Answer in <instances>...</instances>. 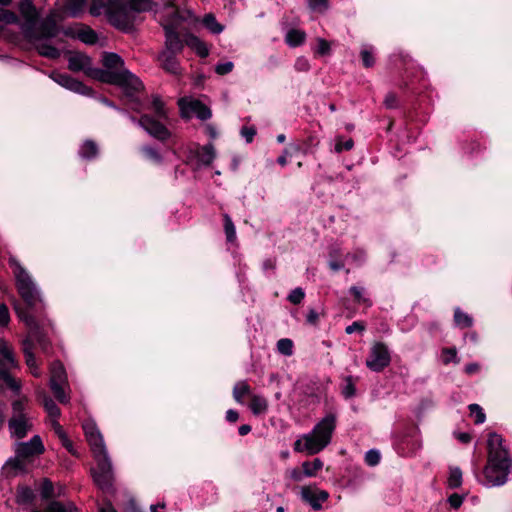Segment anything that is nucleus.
Wrapping results in <instances>:
<instances>
[{"label":"nucleus","instance_id":"nucleus-1","mask_svg":"<svg viewBox=\"0 0 512 512\" xmlns=\"http://www.w3.org/2000/svg\"><path fill=\"white\" fill-rule=\"evenodd\" d=\"M9 265L13 268L17 291L26 304V307H22L18 302H15V312L30 330L31 335L34 336L40 326L44 325V320L37 319L32 313V311H35L41 316L44 310L42 297L28 271L15 258H9Z\"/></svg>","mask_w":512,"mask_h":512},{"label":"nucleus","instance_id":"nucleus-2","mask_svg":"<svg viewBox=\"0 0 512 512\" xmlns=\"http://www.w3.org/2000/svg\"><path fill=\"white\" fill-rule=\"evenodd\" d=\"M512 458L502 435L490 432L487 438V463L483 469L482 483L488 487L501 486L508 480Z\"/></svg>","mask_w":512,"mask_h":512},{"label":"nucleus","instance_id":"nucleus-3","mask_svg":"<svg viewBox=\"0 0 512 512\" xmlns=\"http://www.w3.org/2000/svg\"><path fill=\"white\" fill-rule=\"evenodd\" d=\"M82 428L97 462V467L92 471L94 482L102 490H109L112 487L114 476L103 436L92 420H86L82 424Z\"/></svg>","mask_w":512,"mask_h":512},{"label":"nucleus","instance_id":"nucleus-4","mask_svg":"<svg viewBox=\"0 0 512 512\" xmlns=\"http://www.w3.org/2000/svg\"><path fill=\"white\" fill-rule=\"evenodd\" d=\"M337 427V415L328 413L321 418L306 434L301 435L293 444V449L298 453L315 455L323 451L332 441Z\"/></svg>","mask_w":512,"mask_h":512},{"label":"nucleus","instance_id":"nucleus-5","mask_svg":"<svg viewBox=\"0 0 512 512\" xmlns=\"http://www.w3.org/2000/svg\"><path fill=\"white\" fill-rule=\"evenodd\" d=\"M100 80L119 86L130 108L135 112L142 110V104L139 101L138 95L144 90V85L135 74L127 69L112 72L105 71L103 77H100Z\"/></svg>","mask_w":512,"mask_h":512},{"label":"nucleus","instance_id":"nucleus-6","mask_svg":"<svg viewBox=\"0 0 512 512\" xmlns=\"http://www.w3.org/2000/svg\"><path fill=\"white\" fill-rule=\"evenodd\" d=\"M27 399L25 397L14 400L11 404L12 416L8 421V428L12 437L24 438L32 429L31 417L26 412Z\"/></svg>","mask_w":512,"mask_h":512},{"label":"nucleus","instance_id":"nucleus-7","mask_svg":"<svg viewBox=\"0 0 512 512\" xmlns=\"http://www.w3.org/2000/svg\"><path fill=\"white\" fill-rule=\"evenodd\" d=\"M0 387H8L16 393L21 389L20 381L9 374V370L18 367V362L14 357L10 344L3 338H0Z\"/></svg>","mask_w":512,"mask_h":512},{"label":"nucleus","instance_id":"nucleus-8","mask_svg":"<svg viewBox=\"0 0 512 512\" xmlns=\"http://www.w3.org/2000/svg\"><path fill=\"white\" fill-rule=\"evenodd\" d=\"M167 15L170 16L171 19L165 20L160 18V24L165 31V45L162 51L180 54L183 51L185 42L181 40L179 34L176 32L175 25L178 22L179 16L178 14L175 16L171 12H167Z\"/></svg>","mask_w":512,"mask_h":512},{"label":"nucleus","instance_id":"nucleus-9","mask_svg":"<svg viewBox=\"0 0 512 512\" xmlns=\"http://www.w3.org/2000/svg\"><path fill=\"white\" fill-rule=\"evenodd\" d=\"M391 363V354L384 342H374L366 358V367L373 372H382Z\"/></svg>","mask_w":512,"mask_h":512},{"label":"nucleus","instance_id":"nucleus-10","mask_svg":"<svg viewBox=\"0 0 512 512\" xmlns=\"http://www.w3.org/2000/svg\"><path fill=\"white\" fill-rule=\"evenodd\" d=\"M45 451L44 444L39 435H34L27 442H19L15 446V458L9 460L7 463L14 464L15 467H18L21 463H24V460L29 459L34 456H38L43 454Z\"/></svg>","mask_w":512,"mask_h":512},{"label":"nucleus","instance_id":"nucleus-11","mask_svg":"<svg viewBox=\"0 0 512 512\" xmlns=\"http://www.w3.org/2000/svg\"><path fill=\"white\" fill-rule=\"evenodd\" d=\"M109 9L107 17L113 26L124 31L131 28L133 17L129 4H125L122 0H110Z\"/></svg>","mask_w":512,"mask_h":512},{"label":"nucleus","instance_id":"nucleus-12","mask_svg":"<svg viewBox=\"0 0 512 512\" xmlns=\"http://www.w3.org/2000/svg\"><path fill=\"white\" fill-rule=\"evenodd\" d=\"M133 122L138 123L152 137L165 141L170 137L169 130L161 122L163 119L153 118L148 114H143L139 119L131 118Z\"/></svg>","mask_w":512,"mask_h":512},{"label":"nucleus","instance_id":"nucleus-13","mask_svg":"<svg viewBox=\"0 0 512 512\" xmlns=\"http://www.w3.org/2000/svg\"><path fill=\"white\" fill-rule=\"evenodd\" d=\"M68 68L73 72H84L86 75L99 79L103 77L105 71L93 69L91 67V58L84 53L72 52L68 57Z\"/></svg>","mask_w":512,"mask_h":512},{"label":"nucleus","instance_id":"nucleus-14","mask_svg":"<svg viewBox=\"0 0 512 512\" xmlns=\"http://www.w3.org/2000/svg\"><path fill=\"white\" fill-rule=\"evenodd\" d=\"M33 339H36L39 342V344L41 345L43 350H46L47 342L42 337V335H40L39 329H38L36 335H34V336L31 335V333L29 332V337L27 339H25L22 343L26 365L28 366L31 374L34 377L38 378V377H41L42 372H41V370L37 364L36 358L32 352V348H33L32 340Z\"/></svg>","mask_w":512,"mask_h":512},{"label":"nucleus","instance_id":"nucleus-15","mask_svg":"<svg viewBox=\"0 0 512 512\" xmlns=\"http://www.w3.org/2000/svg\"><path fill=\"white\" fill-rule=\"evenodd\" d=\"M176 53L160 51L157 55L158 66L167 74L180 78L184 69L182 68Z\"/></svg>","mask_w":512,"mask_h":512},{"label":"nucleus","instance_id":"nucleus-16","mask_svg":"<svg viewBox=\"0 0 512 512\" xmlns=\"http://www.w3.org/2000/svg\"><path fill=\"white\" fill-rule=\"evenodd\" d=\"M30 32L37 36L28 37L31 41H40L43 39H50L56 37L59 33L56 20L53 16L46 17L38 27L33 26L30 28Z\"/></svg>","mask_w":512,"mask_h":512},{"label":"nucleus","instance_id":"nucleus-17","mask_svg":"<svg viewBox=\"0 0 512 512\" xmlns=\"http://www.w3.org/2000/svg\"><path fill=\"white\" fill-rule=\"evenodd\" d=\"M300 495L302 500L307 502L314 510H320L322 504L329 498L327 491L310 485L301 487Z\"/></svg>","mask_w":512,"mask_h":512},{"label":"nucleus","instance_id":"nucleus-18","mask_svg":"<svg viewBox=\"0 0 512 512\" xmlns=\"http://www.w3.org/2000/svg\"><path fill=\"white\" fill-rule=\"evenodd\" d=\"M19 11L22 17L25 19V23L22 26L23 32L26 37L36 36L30 32V28L36 25L38 13L35 6L29 0H24L19 5Z\"/></svg>","mask_w":512,"mask_h":512},{"label":"nucleus","instance_id":"nucleus-19","mask_svg":"<svg viewBox=\"0 0 512 512\" xmlns=\"http://www.w3.org/2000/svg\"><path fill=\"white\" fill-rule=\"evenodd\" d=\"M66 36L77 38L85 44H95L98 40L96 32L87 25L76 24L74 27H69L64 30Z\"/></svg>","mask_w":512,"mask_h":512},{"label":"nucleus","instance_id":"nucleus-20","mask_svg":"<svg viewBox=\"0 0 512 512\" xmlns=\"http://www.w3.org/2000/svg\"><path fill=\"white\" fill-rule=\"evenodd\" d=\"M179 106L183 113L187 115L194 114L201 120H207L212 115L211 110L199 100L187 101L185 99H180Z\"/></svg>","mask_w":512,"mask_h":512},{"label":"nucleus","instance_id":"nucleus-21","mask_svg":"<svg viewBox=\"0 0 512 512\" xmlns=\"http://www.w3.org/2000/svg\"><path fill=\"white\" fill-rule=\"evenodd\" d=\"M52 77L58 84L69 90L83 93L86 89L83 83L72 78L70 75L66 73H55Z\"/></svg>","mask_w":512,"mask_h":512},{"label":"nucleus","instance_id":"nucleus-22","mask_svg":"<svg viewBox=\"0 0 512 512\" xmlns=\"http://www.w3.org/2000/svg\"><path fill=\"white\" fill-rule=\"evenodd\" d=\"M38 399L41 401L44 406L45 411L49 415L50 418H59L61 415L60 409L53 401V399L45 392L40 391L37 393Z\"/></svg>","mask_w":512,"mask_h":512},{"label":"nucleus","instance_id":"nucleus-23","mask_svg":"<svg viewBox=\"0 0 512 512\" xmlns=\"http://www.w3.org/2000/svg\"><path fill=\"white\" fill-rule=\"evenodd\" d=\"M216 153L213 144L209 143L207 145L201 146L197 149L196 157L199 163L203 165H210L215 159Z\"/></svg>","mask_w":512,"mask_h":512},{"label":"nucleus","instance_id":"nucleus-24","mask_svg":"<svg viewBox=\"0 0 512 512\" xmlns=\"http://www.w3.org/2000/svg\"><path fill=\"white\" fill-rule=\"evenodd\" d=\"M185 44L202 58L207 57L209 54V50L206 44L195 35L187 36L185 39Z\"/></svg>","mask_w":512,"mask_h":512},{"label":"nucleus","instance_id":"nucleus-25","mask_svg":"<svg viewBox=\"0 0 512 512\" xmlns=\"http://www.w3.org/2000/svg\"><path fill=\"white\" fill-rule=\"evenodd\" d=\"M103 65L112 71H120L124 68L123 59L116 53H104Z\"/></svg>","mask_w":512,"mask_h":512},{"label":"nucleus","instance_id":"nucleus-26","mask_svg":"<svg viewBox=\"0 0 512 512\" xmlns=\"http://www.w3.org/2000/svg\"><path fill=\"white\" fill-rule=\"evenodd\" d=\"M50 374V383H67L66 371L61 362L55 361L52 363Z\"/></svg>","mask_w":512,"mask_h":512},{"label":"nucleus","instance_id":"nucleus-27","mask_svg":"<svg viewBox=\"0 0 512 512\" xmlns=\"http://www.w3.org/2000/svg\"><path fill=\"white\" fill-rule=\"evenodd\" d=\"M88 0H66V10L71 17H80L86 8Z\"/></svg>","mask_w":512,"mask_h":512},{"label":"nucleus","instance_id":"nucleus-28","mask_svg":"<svg viewBox=\"0 0 512 512\" xmlns=\"http://www.w3.org/2000/svg\"><path fill=\"white\" fill-rule=\"evenodd\" d=\"M323 461L315 458L313 461H304L301 465L305 477H315L323 468Z\"/></svg>","mask_w":512,"mask_h":512},{"label":"nucleus","instance_id":"nucleus-29","mask_svg":"<svg viewBox=\"0 0 512 512\" xmlns=\"http://www.w3.org/2000/svg\"><path fill=\"white\" fill-rule=\"evenodd\" d=\"M306 33L300 29H291L286 33L285 42L290 47H297L304 43Z\"/></svg>","mask_w":512,"mask_h":512},{"label":"nucleus","instance_id":"nucleus-30","mask_svg":"<svg viewBox=\"0 0 512 512\" xmlns=\"http://www.w3.org/2000/svg\"><path fill=\"white\" fill-rule=\"evenodd\" d=\"M79 155L86 160H92L98 155V146L92 140H86L80 146Z\"/></svg>","mask_w":512,"mask_h":512},{"label":"nucleus","instance_id":"nucleus-31","mask_svg":"<svg viewBox=\"0 0 512 512\" xmlns=\"http://www.w3.org/2000/svg\"><path fill=\"white\" fill-rule=\"evenodd\" d=\"M249 407L254 415L264 414L268 410V402L263 396L253 395Z\"/></svg>","mask_w":512,"mask_h":512},{"label":"nucleus","instance_id":"nucleus-32","mask_svg":"<svg viewBox=\"0 0 512 512\" xmlns=\"http://www.w3.org/2000/svg\"><path fill=\"white\" fill-rule=\"evenodd\" d=\"M222 217H223L224 232H225L226 240L229 243H235L236 239H237L235 225H234L231 217L228 214L224 213L222 215Z\"/></svg>","mask_w":512,"mask_h":512},{"label":"nucleus","instance_id":"nucleus-33","mask_svg":"<svg viewBox=\"0 0 512 512\" xmlns=\"http://www.w3.org/2000/svg\"><path fill=\"white\" fill-rule=\"evenodd\" d=\"M150 109L154 112L155 116L159 119L167 118V111L164 102L158 95L152 96Z\"/></svg>","mask_w":512,"mask_h":512},{"label":"nucleus","instance_id":"nucleus-34","mask_svg":"<svg viewBox=\"0 0 512 512\" xmlns=\"http://www.w3.org/2000/svg\"><path fill=\"white\" fill-rule=\"evenodd\" d=\"M454 322L460 328H469L473 325V318L460 308L454 310Z\"/></svg>","mask_w":512,"mask_h":512},{"label":"nucleus","instance_id":"nucleus-35","mask_svg":"<svg viewBox=\"0 0 512 512\" xmlns=\"http://www.w3.org/2000/svg\"><path fill=\"white\" fill-rule=\"evenodd\" d=\"M36 49L41 56L49 59H57L60 56V51L47 43L36 44Z\"/></svg>","mask_w":512,"mask_h":512},{"label":"nucleus","instance_id":"nucleus-36","mask_svg":"<svg viewBox=\"0 0 512 512\" xmlns=\"http://www.w3.org/2000/svg\"><path fill=\"white\" fill-rule=\"evenodd\" d=\"M350 293L352 294L354 300L357 303L364 304L367 307H371L372 306V301L366 295L365 289L363 287L352 286L350 288Z\"/></svg>","mask_w":512,"mask_h":512},{"label":"nucleus","instance_id":"nucleus-37","mask_svg":"<svg viewBox=\"0 0 512 512\" xmlns=\"http://www.w3.org/2000/svg\"><path fill=\"white\" fill-rule=\"evenodd\" d=\"M250 393V386L246 381H239L233 388V397L237 403H243V397Z\"/></svg>","mask_w":512,"mask_h":512},{"label":"nucleus","instance_id":"nucleus-38","mask_svg":"<svg viewBox=\"0 0 512 512\" xmlns=\"http://www.w3.org/2000/svg\"><path fill=\"white\" fill-rule=\"evenodd\" d=\"M129 7L133 12L141 13L150 11L153 6V0H129Z\"/></svg>","mask_w":512,"mask_h":512},{"label":"nucleus","instance_id":"nucleus-39","mask_svg":"<svg viewBox=\"0 0 512 512\" xmlns=\"http://www.w3.org/2000/svg\"><path fill=\"white\" fill-rule=\"evenodd\" d=\"M65 383H50V388L56 397V399L62 403L67 404L70 401V396L65 392V389L63 387Z\"/></svg>","mask_w":512,"mask_h":512},{"label":"nucleus","instance_id":"nucleus-40","mask_svg":"<svg viewBox=\"0 0 512 512\" xmlns=\"http://www.w3.org/2000/svg\"><path fill=\"white\" fill-rule=\"evenodd\" d=\"M363 66L366 68L373 67L375 64L374 48L372 46L365 45L360 51Z\"/></svg>","mask_w":512,"mask_h":512},{"label":"nucleus","instance_id":"nucleus-41","mask_svg":"<svg viewBox=\"0 0 512 512\" xmlns=\"http://www.w3.org/2000/svg\"><path fill=\"white\" fill-rule=\"evenodd\" d=\"M141 152L145 159L155 163V164H161L163 161V158L159 151L152 146H143L141 148Z\"/></svg>","mask_w":512,"mask_h":512},{"label":"nucleus","instance_id":"nucleus-42","mask_svg":"<svg viewBox=\"0 0 512 512\" xmlns=\"http://www.w3.org/2000/svg\"><path fill=\"white\" fill-rule=\"evenodd\" d=\"M73 504L65 505L59 501H52L44 511L33 510L32 512H72Z\"/></svg>","mask_w":512,"mask_h":512},{"label":"nucleus","instance_id":"nucleus-43","mask_svg":"<svg viewBox=\"0 0 512 512\" xmlns=\"http://www.w3.org/2000/svg\"><path fill=\"white\" fill-rule=\"evenodd\" d=\"M34 499V493L29 487H19L16 495V502L18 504H27Z\"/></svg>","mask_w":512,"mask_h":512},{"label":"nucleus","instance_id":"nucleus-44","mask_svg":"<svg viewBox=\"0 0 512 512\" xmlns=\"http://www.w3.org/2000/svg\"><path fill=\"white\" fill-rule=\"evenodd\" d=\"M470 416L474 419L476 425L482 424L486 420V415L482 407L478 404H470L468 406Z\"/></svg>","mask_w":512,"mask_h":512},{"label":"nucleus","instance_id":"nucleus-45","mask_svg":"<svg viewBox=\"0 0 512 512\" xmlns=\"http://www.w3.org/2000/svg\"><path fill=\"white\" fill-rule=\"evenodd\" d=\"M277 351L284 356H291L293 354L294 344L289 338H282L277 341Z\"/></svg>","mask_w":512,"mask_h":512},{"label":"nucleus","instance_id":"nucleus-46","mask_svg":"<svg viewBox=\"0 0 512 512\" xmlns=\"http://www.w3.org/2000/svg\"><path fill=\"white\" fill-rule=\"evenodd\" d=\"M448 486L450 488H458L462 484V471L458 467L450 468L448 477Z\"/></svg>","mask_w":512,"mask_h":512},{"label":"nucleus","instance_id":"nucleus-47","mask_svg":"<svg viewBox=\"0 0 512 512\" xmlns=\"http://www.w3.org/2000/svg\"><path fill=\"white\" fill-rule=\"evenodd\" d=\"M441 359L443 364L448 365L451 362H454L455 364H458L460 362L458 356H457V350L456 348H443L441 351Z\"/></svg>","mask_w":512,"mask_h":512},{"label":"nucleus","instance_id":"nucleus-48","mask_svg":"<svg viewBox=\"0 0 512 512\" xmlns=\"http://www.w3.org/2000/svg\"><path fill=\"white\" fill-rule=\"evenodd\" d=\"M203 23L214 34H219L223 31V26L217 22L212 14L205 15Z\"/></svg>","mask_w":512,"mask_h":512},{"label":"nucleus","instance_id":"nucleus-49","mask_svg":"<svg viewBox=\"0 0 512 512\" xmlns=\"http://www.w3.org/2000/svg\"><path fill=\"white\" fill-rule=\"evenodd\" d=\"M344 381L345 385L343 386L342 394L346 399H349L356 394L355 380L352 376H346Z\"/></svg>","mask_w":512,"mask_h":512},{"label":"nucleus","instance_id":"nucleus-50","mask_svg":"<svg viewBox=\"0 0 512 512\" xmlns=\"http://www.w3.org/2000/svg\"><path fill=\"white\" fill-rule=\"evenodd\" d=\"M308 7L315 12L324 13L329 8V0H307Z\"/></svg>","mask_w":512,"mask_h":512},{"label":"nucleus","instance_id":"nucleus-51","mask_svg":"<svg viewBox=\"0 0 512 512\" xmlns=\"http://www.w3.org/2000/svg\"><path fill=\"white\" fill-rule=\"evenodd\" d=\"M365 463L368 465V466H376L379 464L380 462V459H381V455H380V452L376 449H371L369 451H367L365 453Z\"/></svg>","mask_w":512,"mask_h":512},{"label":"nucleus","instance_id":"nucleus-52","mask_svg":"<svg viewBox=\"0 0 512 512\" xmlns=\"http://www.w3.org/2000/svg\"><path fill=\"white\" fill-rule=\"evenodd\" d=\"M0 21L6 24H16L18 17L14 12L0 8Z\"/></svg>","mask_w":512,"mask_h":512},{"label":"nucleus","instance_id":"nucleus-53","mask_svg":"<svg viewBox=\"0 0 512 512\" xmlns=\"http://www.w3.org/2000/svg\"><path fill=\"white\" fill-rule=\"evenodd\" d=\"M304 297H305V293H304L303 289L300 287H297L290 292L287 299L292 304L297 305L303 301Z\"/></svg>","mask_w":512,"mask_h":512},{"label":"nucleus","instance_id":"nucleus-54","mask_svg":"<svg viewBox=\"0 0 512 512\" xmlns=\"http://www.w3.org/2000/svg\"><path fill=\"white\" fill-rule=\"evenodd\" d=\"M384 106L387 109H395L399 105L398 97L394 92H389L384 98L383 101Z\"/></svg>","mask_w":512,"mask_h":512},{"label":"nucleus","instance_id":"nucleus-55","mask_svg":"<svg viewBox=\"0 0 512 512\" xmlns=\"http://www.w3.org/2000/svg\"><path fill=\"white\" fill-rule=\"evenodd\" d=\"M365 329L366 325L363 321H354L352 324L348 325L345 328V332L350 335L354 332L362 333L363 331H365Z\"/></svg>","mask_w":512,"mask_h":512},{"label":"nucleus","instance_id":"nucleus-56","mask_svg":"<svg viewBox=\"0 0 512 512\" xmlns=\"http://www.w3.org/2000/svg\"><path fill=\"white\" fill-rule=\"evenodd\" d=\"M61 441V444L63 445V447L70 453L72 454L73 456H76V457H79V452L78 450L76 449L73 441H71L68 436L66 435L65 437L61 438L60 439Z\"/></svg>","mask_w":512,"mask_h":512},{"label":"nucleus","instance_id":"nucleus-57","mask_svg":"<svg viewBox=\"0 0 512 512\" xmlns=\"http://www.w3.org/2000/svg\"><path fill=\"white\" fill-rule=\"evenodd\" d=\"M234 64L230 61L219 63L215 67V72L219 75H226L233 70Z\"/></svg>","mask_w":512,"mask_h":512},{"label":"nucleus","instance_id":"nucleus-58","mask_svg":"<svg viewBox=\"0 0 512 512\" xmlns=\"http://www.w3.org/2000/svg\"><path fill=\"white\" fill-rule=\"evenodd\" d=\"M53 484L51 481L45 479L43 481V484H42V487H41V496L42 498L44 499H48L52 496L53 494Z\"/></svg>","mask_w":512,"mask_h":512},{"label":"nucleus","instance_id":"nucleus-59","mask_svg":"<svg viewBox=\"0 0 512 512\" xmlns=\"http://www.w3.org/2000/svg\"><path fill=\"white\" fill-rule=\"evenodd\" d=\"M287 477L294 482H301L304 479V473L299 468H292L286 472Z\"/></svg>","mask_w":512,"mask_h":512},{"label":"nucleus","instance_id":"nucleus-60","mask_svg":"<svg viewBox=\"0 0 512 512\" xmlns=\"http://www.w3.org/2000/svg\"><path fill=\"white\" fill-rule=\"evenodd\" d=\"M317 53L320 54V55H327L330 53V44L328 41H326L325 39L323 38H318L317 39Z\"/></svg>","mask_w":512,"mask_h":512},{"label":"nucleus","instance_id":"nucleus-61","mask_svg":"<svg viewBox=\"0 0 512 512\" xmlns=\"http://www.w3.org/2000/svg\"><path fill=\"white\" fill-rule=\"evenodd\" d=\"M353 146H354V142L352 139H348L344 142L337 141V143L335 144V151L338 153H341L344 150L349 151L353 148Z\"/></svg>","mask_w":512,"mask_h":512},{"label":"nucleus","instance_id":"nucleus-62","mask_svg":"<svg viewBox=\"0 0 512 512\" xmlns=\"http://www.w3.org/2000/svg\"><path fill=\"white\" fill-rule=\"evenodd\" d=\"M463 500H464V497L457 493L450 495L448 498V502H449L450 506L454 509H458L462 505Z\"/></svg>","mask_w":512,"mask_h":512},{"label":"nucleus","instance_id":"nucleus-63","mask_svg":"<svg viewBox=\"0 0 512 512\" xmlns=\"http://www.w3.org/2000/svg\"><path fill=\"white\" fill-rule=\"evenodd\" d=\"M10 321L8 308L5 304L0 305V325L6 326Z\"/></svg>","mask_w":512,"mask_h":512},{"label":"nucleus","instance_id":"nucleus-64","mask_svg":"<svg viewBox=\"0 0 512 512\" xmlns=\"http://www.w3.org/2000/svg\"><path fill=\"white\" fill-rule=\"evenodd\" d=\"M51 426L55 432V434L59 437V439L65 437L67 434L63 430V427L58 422V418H51Z\"/></svg>","mask_w":512,"mask_h":512}]
</instances>
